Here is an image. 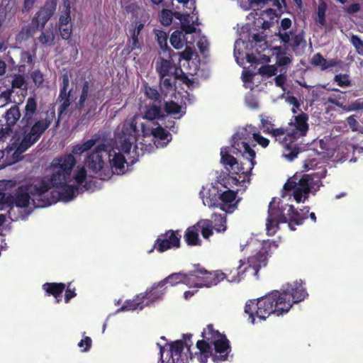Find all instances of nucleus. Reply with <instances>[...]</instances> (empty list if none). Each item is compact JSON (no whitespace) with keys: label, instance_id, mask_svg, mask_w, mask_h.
Returning <instances> with one entry per match:
<instances>
[{"label":"nucleus","instance_id":"1","mask_svg":"<svg viewBox=\"0 0 363 363\" xmlns=\"http://www.w3.org/2000/svg\"><path fill=\"white\" fill-rule=\"evenodd\" d=\"M191 333L183 334L182 340L167 342L164 345L157 344L160 347L158 363H189V359L196 357L200 363H207L210 357L214 362L225 361L230 351V342L225 335L215 330L212 324L206 326L201 333L202 340L196 342L197 352L193 354Z\"/></svg>","mask_w":363,"mask_h":363},{"label":"nucleus","instance_id":"2","mask_svg":"<svg viewBox=\"0 0 363 363\" xmlns=\"http://www.w3.org/2000/svg\"><path fill=\"white\" fill-rule=\"evenodd\" d=\"M38 110V102L35 96H29L26 102L23 111L21 125L13 132L12 128L6 124L0 128V141L5 142L13 133L5 148L6 152L18 157L26 152L35 144L42 137L45 130L55 120V110L50 108L45 113V117L35 120L34 118Z\"/></svg>","mask_w":363,"mask_h":363},{"label":"nucleus","instance_id":"3","mask_svg":"<svg viewBox=\"0 0 363 363\" xmlns=\"http://www.w3.org/2000/svg\"><path fill=\"white\" fill-rule=\"evenodd\" d=\"M308 294L301 282L288 284L281 291L274 290L265 296L248 300L245 306V313L248 320L255 324V317L265 320L271 314L277 316L287 313L293 304L303 301Z\"/></svg>","mask_w":363,"mask_h":363},{"label":"nucleus","instance_id":"4","mask_svg":"<svg viewBox=\"0 0 363 363\" xmlns=\"http://www.w3.org/2000/svg\"><path fill=\"white\" fill-rule=\"evenodd\" d=\"M256 128L247 125L239 128L233 135L230 146L220 150V162L232 174L249 177L256 164L255 151L250 147Z\"/></svg>","mask_w":363,"mask_h":363},{"label":"nucleus","instance_id":"5","mask_svg":"<svg viewBox=\"0 0 363 363\" xmlns=\"http://www.w3.org/2000/svg\"><path fill=\"white\" fill-rule=\"evenodd\" d=\"M272 245L277 247L275 242H264L261 250L255 255L249 257L247 260L240 259L238 264L233 267H226L225 272L221 270L212 272L207 270L208 274H205V277L208 278L210 283H207L206 287L216 286L225 279H228L229 281L232 282H240L247 276V273L258 279L259 269L267 264L269 250Z\"/></svg>","mask_w":363,"mask_h":363},{"label":"nucleus","instance_id":"6","mask_svg":"<svg viewBox=\"0 0 363 363\" xmlns=\"http://www.w3.org/2000/svg\"><path fill=\"white\" fill-rule=\"evenodd\" d=\"M308 116L304 112L294 116V121L289 124L291 128V132L284 128L269 130L267 128V131L278 141L284 147L283 156L289 161L291 162L297 157L298 153L301 152V148L297 143V140L301 137L306 135L308 129Z\"/></svg>","mask_w":363,"mask_h":363},{"label":"nucleus","instance_id":"7","mask_svg":"<svg viewBox=\"0 0 363 363\" xmlns=\"http://www.w3.org/2000/svg\"><path fill=\"white\" fill-rule=\"evenodd\" d=\"M306 213L303 216L298 212L292 205L280 206V201L277 202L273 199L268 207V216L267 218L266 230L267 235H274L279 228V223L287 222L294 223L296 225H301L308 217L306 213L309 212V207H305Z\"/></svg>","mask_w":363,"mask_h":363},{"label":"nucleus","instance_id":"8","mask_svg":"<svg viewBox=\"0 0 363 363\" xmlns=\"http://www.w3.org/2000/svg\"><path fill=\"white\" fill-rule=\"evenodd\" d=\"M47 181L42 180L35 185H22L18 186L12 195V207L15 205L18 208H26L32 199L36 207H45L50 205L48 198L45 199V194L50 189Z\"/></svg>","mask_w":363,"mask_h":363},{"label":"nucleus","instance_id":"9","mask_svg":"<svg viewBox=\"0 0 363 363\" xmlns=\"http://www.w3.org/2000/svg\"><path fill=\"white\" fill-rule=\"evenodd\" d=\"M325 177V171L305 174L296 182L295 179H288L284 184L282 190V197L289 195V192L293 191V196L297 203L306 200L310 193L316 192L322 184V179Z\"/></svg>","mask_w":363,"mask_h":363},{"label":"nucleus","instance_id":"10","mask_svg":"<svg viewBox=\"0 0 363 363\" xmlns=\"http://www.w3.org/2000/svg\"><path fill=\"white\" fill-rule=\"evenodd\" d=\"M76 159L72 154L55 157L51 162L52 174L50 186L59 188L72 181V172L76 164Z\"/></svg>","mask_w":363,"mask_h":363},{"label":"nucleus","instance_id":"11","mask_svg":"<svg viewBox=\"0 0 363 363\" xmlns=\"http://www.w3.org/2000/svg\"><path fill=\"white\" fill-rule=\"evenodd\" d=\"M110 156V145L101 143L86 159L88 168L101 180H108L111 177V167L108 165V157Z\"/></svg>","mask_w":363,"mask_h":363},{"label":"nucleus","instance_id":"12","mask_svg":"<svg viewBox=\"0 0 363 363\" xmlns=\"http://www.w3.org/2000/svg\"><path fill=\"white\" fill-rule=\"evenodd\" d=\"M208 274L207 270L201 264H198L194 266V269L189 271L187 274L172 273L165 279L160 281V284L165 286L169 284L173 286L177 284L184 282L189 286L206 287L207 283H209L208 278L205 277Z\"/></svg>","mask_w":363,"mask_h":363},{"label":"nucleus","instance_id":"13","mask_svg":"<svg viewBox=\"0 0 363 363\" xmlns=\"http://www.w3.org/2000/svg\"><path fill=\"white\" fill-rule=\"evenodd\" d=\"M57 0H46L44 5L35 13L30 24L22 28L20 35L23 40H28L38 31L44 29L46 23L55 13Z\"/></svg>","mask_w":363,"mask_h":363},{"label":"nucleus","instance_id":"14","mask_svg":"<svg viewBox=\"0 0 363 363\" xmlns=\"http://www.w3.org/2000/svg\"><path fill=\"white\" fill-rule=\"evenodd\" d=\"M180 232V230H168L164 233L159 235L149 252L150 253L156 250L158 252L162 253L170 249L179 248L182 237Z\"/></svg>","mask_w":363,"mask_h":363},{"label":"nucleus","instance_id":"15","mask_svg":"<svg viewBox=\"0 0 363 363\" xmlns=\"http://www.w3.org/2000/svg\"><path fill=\"white\" fill-rule=\"evenodd\" d=\"M62 82L60 89L58 100L60 101V105L58 108V118L56 121L55 127L57 128L60 125V119L62 114L65 113L68 107L71 104L70 101V91H67L69 79L67 73L62 76Z\"/></svg>","mask_w":363,"mask_h":363},{"label":"nucleus","instance_id":"16","mask_svg":"<svg viewBox=\"0 0 363 363\" xmlns=\"http://www.w3.org/2000/svg\"><path fill=\"white\" fill-rule=\"evenodd\" d=\"M237 194L236 191L230 189L224 191L219 196L221 203L218 204L217 206L227 213H233L238 206V201H235Z\"/></svg>","mask_w":363,"mask_h":363},{"label":"nucleus","instance_id":"17","mask_svg":"<svg viewBox=\"0 0 363 363\" xmlns=\"http://www.w3.org/2000/svg\"><path fill=\"white\" fill-rule=\"evenodd\" d=\"M110 157H108V165L111 167V177L113 174H121L124 172L126 160L120 152H116L110 147Z\"/></svg>","mask_w":363,"mask_h":363},{"label":"nucleus","instance_id":"18","mask_svg":"<svg viewBox=\"0 0 363 363\" xmlns=\"http://www.w3.org/2000/svg\"><path fill=\"white\" fill-rule=\"evenodd\" d=\"M167 287L164 284H161L160 281L155 283L145 292L141 293L145 301V305L150 306L157 300L161 299L166 293Z\"/></svg>","mask_w":363,"mask_h":363},{"label":"nucleus","instance_id":"19","mask_svg":"<svg viewBox=\"0 0 363 363\" xmlns=\"http://www.w3.org/2000/svg\"><path fill=\"white\" fill-rule=\"evenodd\" d=\"M179 67H176L169 60L161 59L160 65L157 66V71L160 78L168 76L179 75Z\"/></svg>","mask_w":363,"mask_h":363},{"label":"nucleus","instance_id":"20","mask_svg":"<svg viewBox=\"0 0 363 363\" xmlns=\"http://www.w3.org/2000/svg\"><path fill=\"white\" fill-rule=\"evenodd\" d=\"M66 284L62 282L45 283L43 285V289L48 296H53L56 298V302L61 301L62 294L65 291Z\"/></svg>","mask_w":363,"mask_h":363},{"label":"nucleus","instance_id":"21","mask_svg":"<svg viewBox=\"0 0 363 363\" xmlns=\"http://www.w3.org/2000/svg\"><path fill=\"white\" fill-rule=\"evenodd\" d=\"M179 75H172L160 78V89L161 93L167 96L170 92L174 93L176 91V80Z\"/></svg>","mask_w":363,"mask_h":363},{"label":"nucleus","instance_id":"22","mask_svg":"<svg viewBox=\"0 0 363 363\" xmlns=\"http://www.w3.org/2000/svg\"><path fill=\"white\" fill-rule=\"evenodd\" d=\"M184 238L186 244L189 246H197L201 245V240L199 238V228H197L196 225L186 228Z\"/></svg>","mask_w":363,"mask_h":363},{"label":"nucleus","instance_id":"23","mask_svg":"<svg viewBox=\"0 0 363 363\" xmlns=\"http://www.w3.org/2000/svg\"><path fill=\"white\" fill-rule=\"evenodd\" d=\"M145 306H147L145 301L142 294H140L135 296L133 300H127L118 311H134L138 308L142 310Z\"/></svg>","mask_w":363,"mask_h":363},{"label":"nucleus","instance_id":"24","mask_svg":"<svg viewBox=\"0 0 363 363\" xmlns=\"http://www.w3.org/2000/svg\"><path fill=\"white\" fill-rule=\"evenodd\" d=\"M164 117L161 106L155 103L150 104L146 106L143 118L147 121L163 118Z\"/></svg>","mask_w":363,"mask_h":363},{"label":"nucleus","instance_id":"25","mask_svg":"<svg viewBox=\"0 0 363 363\" xmlns=\"http://www.w3.org/2000/svg\"><path fill=\"white\" fill-rule=\"evenodd\" d=\"M21 116V113L18 105L15 104L12 106L4 114L6 124L13 128L20 119Z\"/></svg>","mask_w":363,"mask_h":363},{"label":"nucleus","instance_id":"26","mask_svg":"<svg viewBox=\"0 0 363 363\" xmlns=\"http://www.w3.org/2000/svg\"><path fill=\"white\" fill-rule=\"evenodd\" d=\"M59 188H62V190L59 192L60 199L65 202L72 201L75 197L76 193H78L79 191L78 186L69 185L68 184Z\"/></svg>","mask_w":363,"mask_h":363},{"label":"nucleus","instance_id":"27","mask_svg":"<svg viewBox=\"0 0 363 363\" xmlns=\"http://www.w3.org/2000/svg\"><path fill=\"white\" fill-rule=\"evenodd\" d=\"M137 133V123L134 119H131L130 121H125L123 123L121 131L116 133V135L124 137L133 136L136 138Z\"/></svg>","mask_w":363,"mask_h":363},{"label":"nucleus","instance_id":"28","mask_svg":"<svg viewBox=\"0 0 363 363\" xmlns=\"http://www.w3.org/2000/svg\"><path fill=\"white\" fill-rule=\"evenodd\" d=\"M35 57V53L31 54L30 51H22L20 55V63L18 65V72L24 73L26 66L32 67L34 65Z\"/></svg>","mask_w":363,"mask_h":363},{"label":"nucleus","instance_id":"29","mask_svg":"<svg viewBox=\"0 0 363 363\" xmlns=\"http://www.w3.org/2000/svg\"><path fill=\"white\" fill-rule=\"evenodd\" d=\"M199 228V232L201 231L203 238L208 239L213 235V221L208 219H201L196 224Z\"/></svg>","mask_w":363,"mask_h":363},{"label":"nucleus","instance_id":"30","mask_svg":"<svg viewBox=\"0 0 363 363\" xmlns=\"http://www.w3.org/2000/svg\"><path fill=\"white\" fill-rule=\"evenodd\" d=\"M213 227L217 233H223L226 230L225 215L214 213L212 216Z\"/></svg>","mask_w":363,"mask_h":363},{"label":"nucleus","instance_id":"31","mask_svg":"<svg viewBox=\"0 0 363 363\" xmlns=\"http://www.w3.org/2000/svg\"><path fill=\"white\" fill-rule=\"evenodd\" d=\"M116 139L118 142L120 143V150L123 152L124 153H129L133 143L136 140L135 137L128 136L124 137L121 135H117Z\"/></svg>","mask_w":363,"mask_h":363},{"label":"nucleus","instance_id":"32","mask_svg":"<svg viewBox=\"0 0 363 363\" xmlns=\"http://www.w3.org/2000/svg\"><path fill=\"white\" fill-rule=\"evenodd\" d=\"M151 134L155 138L159 139L160 140H166V144L172 140V135L160 125L152 128L151 130Z\"/></svg>","mask_w":363,"mask_h":363},{"label":"nucleus","instance_id":"33","mask_svg":"<svg viewBox=\"0 0 363 363\" xmlns=\"http://www.w3.org/2000/svg\"><path fill=\"white\" fill-rule=\"evenodd\" d=\"M41 33L38 37V41L43 45L51 46L55 43V35L52 30H40Z\"/></svg>","mask_w":363,"mask_h":363},{"label":"nucleus","instance_id":"34","mask_svg":"<svg viewBox=\"0 0 363 363\" xmlns=\"http://www.w3.org/2000/svg\"><path fill=\"white\" fill-rule=\"evenodd\" d=\"M89 82L88 81H85L82 87V91L79 96V101L77 104V108L78 109H82L84 107L85 102L88 99L89 97Z\"/></svg>","mask_w":363,"mask_h":363},{"label":"nucleus","instance_id":"35","mask_svg":"<svg viewBox=\"0 0 363 363\" xmlns=\"http://www.w3.org/2000/svg\"><path fill=\"white\" fill-rule=\"evenodd\" d=\"M145 94L147 98L153 101V103L157 102L160 104L162 101V96L155 88H152L147 84L144 86Z\"/></svg>","mask_w":363,"mask_h":363},{"label":"nucleus","instance_id":"36","mask_svg":"<svg viewBox=\"0 0 363 363\" xmlns=\"http://www.w3.org/2000/svg\"><path fill=\"white\" fill-rule=\"evenodd\" d=\"M164 110L167 115H176L181 112L182 106L173 101H166Z\"/></svg>","mask_w":363,"mask_h":363},{"label":"nucleus","instance_id":"37","mask_svg":"<svg viewBox=\"0 0 363 363\" xmlns=\"http://www.w3.org/2000/svg\"><path fill=\"white\" fill-rule=\"evenodd\" d=\"M160 23L164 26H170L172 22L173 18V11L169 9H162L160 13Z\"/></svg>","mask_w":363,"mask_h":363},{"label":"nucleus","instance_id":"38","mask_svg":"<svg viewBox=\"0 0 363 363\" xmlns=\"http://www.w3.org/2000/svg\"><path fill=\"white\" fill-rule=\"evenodd\" d=\"M328 6L326 3L322 2L318 5L317 11V22L322 26H324L326 23L325 21V12Z\"/></svg>","mask_w":363,"mask_h":363},{"label":"nucleus","instance_id":"39","mask_svg":"<svg viewBox=\"0 0 363 363\" xmlns=\"http://www.w3.org/2000/svg\"><path fill=\"white\" fill-rule=\"evenodd\" d=\"M334 81L340 87H347L351 85V80L347 74H336L334 77Z\"/></svg>","mask_w":363,"mask_h":363},{"label":"nucleus","instance_id":"40","mask_svg":"<svg viewBox=\"0 0 363 363\" xmlns=\"http://www.w3.org/2000/svg\"><path fill=\"white\" fill-rule=\"evenodd\" d=\"M181 34V32L175 30L171 35L170 43L175 49H180L183 46Z\"/></svg>","mask_w":363,"mask_h":363},{"label":"nucleus","instance_id":"41","mask_svg":"<svg viewBox=\"0 0 363 363\" xmlns=\"http://www.w3.org/2000/svg\"><path fill=\"white\" fill-rule=\"evenodd\" d=\"M30 77H31V79H32L34 84L36 86L40 87L43 85L44 76H43V74L39 69L34 70L30 74Z\"/></svg>","mask_w":363,"mask_h":363},{"label":"nucleus","instance_id":"42","mask_svg":"<svg viewBox=\"0 0 363 363\" xmlns=\"http://www.w3.org/2000/svg\"><path fill=\"white\" fill-rule=\"evenodd\" d=\"M344 101H345V98L341 94H339L337 96L334 95L333 97H329L328 99V103L337 106L342 108L343 110H345V108H347V106L343 105Z\"/></svg>","mask_w":363,"mask_h":363},{"label":"nucleus","instance_id":"43","mask_svg":"<svg viewBox=\"0 0 363 363\" xmlns=\"http://www.w3.org/2000/svg\"><path fill=\"white\" fill-rule=\"evenodd\" d=\"M12 194L0 191V208L6 206L12 208Z\"/></svg>","mask_w":363,"mask_h":363},{"label":"nucleus","instance_id":"44","mask_svg":"<svg viewBox=\"0 0 363 363\" xmlns=\"http://www.w3.org/2000/svg\"><path fill=\"white\" fill-rule=\"evenodd\" d=\"M86 176L87 174L85 168L82 167L80 169L77 171L73 178L78 185H82L85 182Z\"/></svg>","mask_w":363,"mask_h":363},{"label":"nucleus","instance_id":"45","mask_svg":"<svg viewBox=\"0 0 363 363\" xmlns=\"http://www.w3.org/2000/svg\"><path fill=\"white\" fill-rule=\"evenodd\" d=\"M65 294V302L68 303L70 300L77 296L75 292L76 289L74 287H72V283L69 282L66 285Z\"/></svg>","mask_w":363,"mask_h":363},{"label":"nucleus","instance_id":"46","mask_svg":"<svg viewBox=\"0 0 363 363\" xmlns=\"http://www.w3.org/2000/svg\"><path fill=\"white\" fill-rule=\"evenodd\" d=\"M26 84L25 77L21 74H15L11 82V86L14 89H21Z\"/></svg>","mask_w":363,"mask_h":363},{"label":"nucleus","instance_id":"47","mask_svg":"<svg viewBox=\"0 0 363 363\" xmlns=\"http://www.w3.org/2000/svg\"><path fill=\"white\" fill-rule=\"evenodd\" d=\"M351 43L356 49L358 54L363 55V40L357 35H353L351 37Z\"/></svg>","mask_w":363,"mask_h":363},{"label":"nucleus","instance_id":"48","mask_svg":"<svg viewBox=\"0 0 363 363\" xmlns=\"http://www.w3.org/2000/svg\"><path fill=\"white\" fill-rule=\"evenodd\" d=\"M58 29L60 31V36L62 39L68 40L71 37L72 33V24L64 26H58Z\"/></svg>","mask_w":363,"mask_h":363},{"label":"nucleus","instance_id":"49","mask_svg":"<svg viewBox=\"0 0 363 363\" xmlns=\"http://www.w3.org/2000/svg\"><path fill=\"white\" fill-rule=\"evenodd\" d=\"M156 35L158 44L160 45V48L162 49L167 48L168 46L167 33L162 30H158L157 33H156Z\"/></svg>","mask_w":363,"mask_h":363},{"label":"nucleus","instance_id":"50","mask_svg":"<svg viewBox=\"0 0 363 363\" xmlns=\"http://www.w3.org/2000/svg\"><path fill=\"white\" fill-rule=\"evenodd\" d=\"M137 48H140V45L139 43L138 38H129L128 40V43L126 44V48H125L127 52L130 53Z\"/></svg>","mask_w":363,"mask_h":363},{"label":"nucleus","instance_id":"51","mask_svg":"<svg viewBox=\"0 0 363 363\" xmlns=\"http://www.w3.org/2000/svg\"><path fill=\"white\" fill-rule=\"evenodd\" d=\"M319 164L318 160L315 157L308 156L304 161L303 168L306 170L313 169Z\"/></svg>","mask_w":363,"mask_h":363},{"label":"nucleus","instance_id":"52","mask_svg":"<svg viewBox=\"0 0 363 363\" xmlns=\"http://www.w3.org/2000/svg\"><path fill=\"white\" fill-rule=\"evenodd\" d=\"M363 109V99H358L355 101L352 102L350 105L347 106L345 108L346 111H359Z\"/></svg>","mask_w":363,"mask_h":363},{"label":"nucleus","instance_id":"53","mask_svg":"<svg viewBox=\"0 0 363 363\" xmlns=\"http://www.w3.org/2000/svg\"><path fill=\"white\" fill-rule=\"evenodd\" d=\"M92 340L91 337L86 336L78 343V346L82 348V352H87L91 347Z\"/></svg>","mask_w":363,"mask_h":363},{"label":"nucleus","instance_id":"54","mask_svg":"<svg viewBox=\"0 0 363 363\" xmlns=\"http://www.w3.org/2000/svg\"><path fill=\"white\" fill-rule=\"evenodd\" d=\"M72 24L70 12L62 11L59 18L57 26H64Z\"/></svg>","mask_w":363,"mask_h":363},{"label":"nucleus","instance_id":"55","mask_svg":"<svg viewBox=\"0 0 363 363\" xmlns=\"http://www.w3.org/2000/svg\"><path fill=\"white\" fill-rule=\"evenodd\" d=\"M253 139L264 148L267 147L269 144V140L267 138L263 137L256 131L253 137Z\"/></svg>","mask_w":363,"mask_h":363},{"label":"nucleus","instance_id":"56","mask_svg":"<svg viewBox=\"0 0 363 363\" xmlns=\"http://www.w3.org/2000/svg\"><path fill=\"white\" fill-rule=\"evenodd\" d=\"M276 69L269 65H263L259 69V72L263 75L272 77L275 74Z\"/></svg>","mask_w":363,"mask_h":363},{"label":"nucleus","instance_id":"57","mask_svg":"<svg viewBox=\"0 0 363 363\" xmlns=\"http://www.w3.org/2000/svg\"><path fill=\"white\" fill-rule=\"evenodd\" d=\"M346 121L352 131L358 130L359 123L354 115L350 116L347 118Z\"/></svg>","mask_w":363,"mask_h":363},{"label":"nucleus","instance_id":"58","mask_svg":"<svg viewBox=\"0 0 363 363\" xmlns=\"http://www.w3.org/2000/svg\"><path fill=\"white\" fill-rule=\"evenodd\" d=\"M184 84H185L187 86L190 87L193 86L194 81L188 77V76L183 72L182 69L179 68V78Z\"/></svg>","mask_w":363,"mask_h":363},{"label":"nucleus","instance_id":"59","mask_svg":"<svg viewBox=\"0 0 363 363\" xmlns=\"http://www.w3.org/2000/svg\"><path fill=\"white\" fill-rule=\"evenodd\" d=\"M99 140V137L96 136L95 138H91L84 142L82 143L84 150H85L86 152L91 150L96 144Z\"/></svg>","mask_w":363,"mask_h":363},{"label":"nucleus","instance_id":"60","mask_svg":"<svg viewBox=\"0 0 363 363\" xmlns=\"http://www.w3.org/2000/svg\"><path fill=\"white\" fill-rule=\"evenodd\" d=\"M303 35L301 33L295 35L291 39V46L293 48H298L303 41Z\"/></svg>","mask_w":363,"mask_h":363},{"label":"nucleus","instance_id":"61","mask_svg":"<svg viewBox=\"0 0 363 363\" xmlns=\"http://www.w3.org/2000/svg\"><path fill=\"white\" fill-rule=\"evenodd\" d=\"M36 0H23V6L22 8L23 13L29 12L34 6Z\"/></svg>","mask_w":363,"mask_h":363},{"label":"nucleus","instance_id":"62","mask_svg":"<svg viewBox=\"0 0 363 363\" xmlns=\"http://www.w3.org/2000/svg\"><path fill=\"white\" fill-rule=\"evenodd\" d=\"M361 6L359 3H354L346 7L345 11L349 14H354L360 11Z\"/></svg>","mask_w":363,"mask_h":363},{"label":"nucleus","instance_id":"63","mask_svg":"<svg viewBox=\"0 0 363 363\" xmlns=\"http://www.w3.org/2000/svg\"><path fill=\"white\" fill-rule=\"evenodd\" d=\"M291 33V32H284V33H281V32H279L277 35L279 37V38L280 39V40L284 43V44H289L290 43V40H291V38H290V34Z\"/></svg>","mask_w":363,"mask_h":363},{"label":"nucleus","instance_id":"64","mask_svg":"<svg viewBox=\"0 0 363 363\" xmlns=\"http://www.w3.org/2000/svg\"><path fill=\"white\" fill-rule=\"evenodd\" d=\"M182 29L187 34H191L196 31V28L192 24H190L189 21L182 23Z\"/></svg>","mask_w":363,"mask_h":363}]
</instances>
